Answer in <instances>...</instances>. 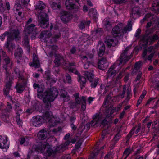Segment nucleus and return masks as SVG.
I'll return each instance as SVG.
<instances>
[{
    "label": "nucleus",
    "mask_w": 159,
    "mask_h": 159,
    "mask_svg": "<svg viewBox=\"0 0 159 159\" xmlns=\"http://www.w3.org/2000/svg\"><path fill=\"white\" fill-rule=\"evenodd\" d=\"M21 36L20 32L18 29L12 30L10 33L8 32V36L7 39V41L5 45V47L10 52L14 49L15 46L11 43L12 41L15 40L17 41L20 39Z\"/></svg>",
    "instance_id": "obj_1"
},
{
    "label": "nucleus",
    "mask_w": 159,
    "mask_h": 159,
    "mask_svg": "<svg viewBox=\"0 0 159 159\" xmlns=\"http://www.w3.org/2000/svg\"><path fill=\"white\" fill-rule=\"evenodd\" d=\"M58 93V91L56 88H51L47 89L43 92V102L53 101L57 97Z\"/></svg>",
    "instance_id": "obj_2"
},
{
    "label": "nucleus",
    "mask_w": 159,
    "mask_h": 159,
    "mask_svg": "<svg viewBox=\"0 0 159 159\" xmlns=\"http://www.w3.org/2000/svg\"><path fill=\"white\" fill-rule=\"evenodd\" d=\"M48 16L47 14L44 12H42L38 16V25L42 28H45L48 26Z\"/></svg>",
    "instance_id": "obj_3"
},
{
    "label": "nucleus",
    "mask_w": 159,
    "mask_h": 159,
    "mask_svg": "<svg viewBox=\"0 0 159 159\" xmlns=\"http://www.w3.org/2000/svg\"><path fill=\"white\" fill-rule=\"evenodd\" d=\"M79 0H67L66 2V9L70 11H73L76 13L80 11V7L76 5L75 2H78Z\"/></svg>",
    "instance_id": "obj_4"
},
{
    "label": "nucleus",
    "mask_w": 159,
    "mask_h": 159,
    "mask_svg": "<svg viewBox=\"0 0 159 159\" xmlns=\"http://www.w3.org/2000/svg\"><path fill=\"white\" fill-rule=\"evenodd\" d=\"M35 27V25L34 24L28 26L24 30V33L28 35L32 34L31 38L35 39L38 34V31Z\"/></svg>",
    "instance_id": "obj_5"
},
{
    "label": "nucleus",
    "mask_w": 159,
    "mask_h": 159,
    "mask_svg": "<svg viewBox=\"0 0 159 159\" xmlns=\"http://www.w3.org/2000/svg\"><path fill=\"white\" fill-rule=\"evenodd\" d=\"M60 14L61 19L65 24H66L72 19V16L69 12L66 11H62L60 12Z\"/></svg>",
    "instance_id": "obj_6"
},
{
    "label": "nucleus",
    "mask_w": 159,
    "mask_h": 159,
    "mask_svg": "<svg viewBox=\"0 0 159 159\" xmlns=\"http://www.w3.org/2000/svg\"><path fill=\"white\" fill-rule=\"evenodd\" d=\"M55 58L54 60V66L55 67H58L61 64H64L65 63L66 61L64 59L63 56L60 54H54Z\"/></svg>",
    "instance_id": "obj_7"
},
{
    "label": "nucleus",
    "mask_w": 159,
    "mask_h": 159,
    "mask_svg": "<svg viewBox=\"0 0 159 159\" xmlns=\"http://www.w3.org/2000/svg\"><path fill=\"white\" fill-rule=\"evenodd\" d=\"M133 56L131 53L130 55H128L126 53H121L117 61L119 65L125 64Z\"/></svg>",
    "instance_id": "obj_8"
},
{
    "label": "nucleus",
    "mask_w": 159,
    "mask_h": 159,
    "mask_svg": "<svg viewBox=\"0 0 159 159\" xmlns=\"http://www.w3.org/2000/svg\"><path fill=\"white\" fill-rule=\"evenodd\" d=\"M98 68L102 70H104L106 69L108 66V63L106 57H103L100 59H98Z\"/></svg>",
    "instance_id": "obj_9"
},
{
    "label": "nucleus",
    "mask_w": 159,
    "mask_h": 159,
    "mask_svg": "<svg viewBox=\"0 0 159 159\" xmlns=\"http://www.w3.org/2000/svg\"><path fill=\"white\" fill-rule=\"evenodd\" d=\"M62 147H57L54 150H53L50 148L48 147L46 149L47 153L49 156H55L57 153H61L64 151V149L60 148H61Z\"/></svg>",
    "instance_id": "obj_10"
},
{
    "label": "nucleus",
    "mask_w": 159,
    "mask_h": 159,
    "mask_svg": "<svg viewBox=\"0 0 159 159\" xmlns=\"http://www.w3.org/2000/svg\"><path fill=\"white\" fill-rule=\"evenodd\" d=\"M5 64H4L3 67L4 68L6 72V77L7 80L8 79L10 80V75L7 72L8 68H11L12 66V63L10 62V58L8 57H7L6 58L4 59Z\"/></svg>",
    "instance_id": "obj_11"
},
{
    "label": "nucleus",
    "mask_w": 159,
    "mask_h": 159,
    "mask_svg": "<svg viewBox=\"0 0 159 159\" xmlns=\"http://www.w3.org/2000/svg\"><path fill=\"white\" fill-rule=\"evenodd\" d=\"M104 42L109 48H111V46L114 47L116 46L118 43L117 40H114L112 37L110 36H107L106 37Z\"/></svg>",
    "instance_id": "obj_12"
},
{
    "label": "nucleus",
    "mask_w": 159,
    "mask_h": 159,
    "mask_svg": "<svg viewBox=\"0 0 159 159\" xmlns=\"http://www.w3.org/2000/svg\"><path fill=\"white\" fill-rule=\"evenodd\" d=\"M30 66L34 67L35 68H39L40 65L39 60L38 59L37 56L36 54L34 53L33 54V62H30L29 63Z\"/></svg>",
    "instance_id": "obj_13"
},
{
    "label": "nucleus",
    "mask_w": 159,
    "mask_h": 159,
    "mask_svg": "<svg viewBox=\"0 0 159 159\" xmlns=\"http://www.w3.org/2000/svg\"><path fill=\"white\" fill-rule=\"evenodd\" d=\"M120 28L118 25L115 26L113 28L111 31V33L114 37H120V36L121 35Z\"/></svg>",
    "instance_id": "obj_14"
},
{
    "label": "nucleus",
    "mask_w": 159,
    "mask_h": 159,
    "mask_svg": "<svg viewBox=\"0 0 159 159\" xmlns=\"http://www.w3.org/2000/svg\"><path fill=\"white\" fill-rule=\"evenodd\" d=\"M41 118L39 116H36L33 117L32 124L35 127H39L42 125Z\"/></svg>",
    "instance_id": "obj_15"
},
{
    "label": "nucleus",
    "mask_w": 159,
    "mask_h": 159,
    "mask_svg": "<svg viewBox=\"0 0 159 159\" xmlns=\"http://www.w3.org/2000/svg\"><path fill=\"white\" fill-rule=\"evenodd\" d=\"M12 83V81L9 80L6 83L5 87L3 89L4 94L7 96L9 94V92Z\"/></svg>",
    "instance_id": "obj_16"
},
{
    "label": "nucleus",
    "mask_w": 159,
    "mask_h": 159,
    "mask_svg": "<svg viewBox=\"0 0 159 159\" xmlns=\"http://www.w3.org/2000/svg\"><path fill=\"white\" fill-rule=\"evenodd\" d=\"M98 46H100L99 50L98 51V54L99 57H102L105 52V47L103 43H99Z\"/></svg>",
    "instance_id": "obj_17"
},
{
    "label": "nucleus",
    "mask_w": 159,
    "mask_h": 159,
    "mask_svg": "<svg viewBox=\"0 0 159 159\" xmlns=\"http://www.w3.org/2000/svg\"><path fill=\"white\" fill-rule=\"evenodd\" d=\"M47 132L46 129H43L39 131L37 134L38 138L41 140H43L47 137Z\"/></svg>",
    "instance_id": "obj_18"
},
{
    "label": "nucleus",
    "mask_w": 159,
    "mask_h": 159,
    "mask_svg": "<svg viewBox=\"0 0 159 159\" xmlns=\"http://www.w3.org/2000/svg\"><path fill=\"white\" fill-rule=\"evenodd\" d=\"M142 64L143 62L142 61H139L136 62L134 66V68L132 72V74L133 75H135V73L140 69Z\"/></svg>",
    "instance_id": "obj_19"
},
{
    "label": "nucleus",
    "mask_w": 159,
    "mask_h": 159,
    "mask_svg": "<svg viewBox=\"0 0 159 159\" xmlns=\"http://www.w3.org/2000/svg\"><path fill=\"white\" fill-rule=\"evenodd\" d=\"M78 77V81L80 82L81 89H82L83 87H85L86 83V79L84 77L81 76L80 75H79Z\"/></svg>",
    "instance_id": "obj_20"
},
{
    "label": "nucleus",
    "mask_w": 159,
    "mask_h": 159,
    "mask_svg": "<svg viewBox=\"0 0 159 159\" xmlns=\"http://www.w3.org/2000/svg\"><path fill=\"white\" fill-rule=\"evenodd\" d=\"M43 117L44 120L48 121L50 123L52 122V120L53 117L51 115V113L50 112L48 111H46L44 114Z\"/></svg>",
    "instance_id": "obj_21"
},
{
    "label": "nucleus",
    "mask_w": 159,
    "mask_h": 159,
    "mask_svg": "<svg viewBox=\"0 0 159 159\" xmlns=\"http://www.w3.org/2000/svg\"><path fill=\"white\" fill-rule=\"evenodd\" d=\"M7 139H4L1 137L0 138V148L2 149H6L8 148V146L7 144Z\"/></svg>",
    "instance_id": "obj_22"
},
{
    "label": "nucleus",
    "mask_w": 159,
    "mask_h": 159,
    "mask_svg": "<svg viewBox=\"0 0 159 159\" xmlns=\"http://www.w3.org/2000/svg\"><path fill=\"white\" fill-rule=\"evenodd\" d=\"M100 117V116L97 114L94 115L93 117V120L89 123L90 124V126H93L95 125L98 121Z\"/></svg>",
    "instance_id": "obj_23"
},
{
    "label": "nucleus",
    "mask_w": 159,
    "mask_h": 159,
    "mask_svg": "<svg viewBox=\"0 0 159 159\" xmlns=\"http://www.w3.org/2000/svg\"><path fill=\"white\" fill-rule=\"evenodd\" d=\"M23 54V51L21 48H18L15 51L14 56L16 59H21Z\"/></svg>",
    "instance_id": "obj_24"
},
{
    "label": "nucleus",
    "mask_w": 159,
    "mask_h": 159,
    "mask_svg": "<svg viewBox=\"0 0 159 159\" xmlns=\"http://www.w3.org/2000/svg\"><path fill=\"white\" fill-rule=\"evenodd\" d=\"M132 28V22L131 21H128L126 26L125 27L122 31V32L123 34H125L127 31H130Z\"/></svg>",
    "instance_id": "obj_25"
},
{
    "label": "nucleus",
    "mask_w": 159,
    "mask_h": 159,
    "mask_svg": "<svg viewBox=\"0 0 159 159\" xmlns=\"http://www.w3.org/2000/svg\"><path fill=\"white\" fill-rule=\"evenodd\" d=\"M23 85L21 83H17L16 85V92L17 93H22L25 89V83Z\"/></svg>",
    "instance_id": "obj_26"
},
{
    "label": "nucleus",
    "mask_w": 159,
    "mask_h": 159,
    "mask_svg": "<svg viewBox=\"0 0 159 159\" xmlns=\"http://www.w3.org/2000/svg\"><path fill=\"white\" fill-rule=\"evenodd\" d=\"M23 42L24 44L27 47L29 50L30 49V47L29 43L28 35L24 33L23 35Z\"/></svg>",
    "instance_id": "obj_27"
},
{
    "label": "nucleus",
    "mask_w": 159,
    "mask_h": 159,
    "mask_svg": "<svg viewBox=\"0 0 159 159\" xmlns=\"http://www.w3.org/2000/svg\"><path fill=\"white\" fill-rule=\"evenodd\" d=\"M84 75L90 82H92L93 81L94 78V75L93 74L89 72H86Z\"/></svg>",
    "instance_id": "obj_28"
},
{
    "label": "nucleus",
    "mask_w": 159,
    "mask_h": 159,
    "mask_svg": "<svg viewBox=\"0 0 159 159\" xmlns=\"http://www.w3.org/2000/svg\"><path fill=\"white\" fill-rule=\"evenodd\" d=\"M45 7V5L41 1H40L38 5L36 6L35 9L37 11L42 10Z\"/></svg>",
    "instance_id": "obj_29"
},
{
    "label": "nucleus",
    "mask_w": 159,
    "mask_h": 159,
    "mask_svg": "<svg viewBox=\"0 0 159 159\" xmlns=\"http://www.w3.org/2000/svg\"><path fill=\"white\" fill-rule=\"evenodd\" d=\"M51 7L54 10L60 9L61 7V4L60 3L53 2L51 5Z\"/></svg>",
    "instance_id": "obj_30"
},
{
    "label": "nucleus",
    "mask_w": 159,
    "mask_h": 159,
    "mask_svg": "<svg viewBox=\"0 0 159 159\" xmlns=\"http://www.w3.org/2000/svg\"><path fill=\"white\" fill-rule=\"evenodd\" d=\"M89 14L90 16L92 17L93 19L95 20L97 18V12L93 8L90 9Z\"/></svg>",
    "instance_id": "obj_31"
},
{
    "label": "nucleus",
    "mask_w": 159,
    "mask_h": 159,
    "mask_svg": "<svg viewBox=\"0 0 159 159\" xmlns=\"http://www.w3.org/2000/svg\"><path fill=\"white\" fill-rule=\"evenodd\" d=\"M132 15L136 14L139 15L140 14L139 8L138 7H133L132 9Z\"/></svg>",
    "instance_id": "obj_32"
},
{
    "label": "nucleus",
    "mask_w": 159,
    "mask_h": 159,
    "mask_svg": "<svg viewBox=\"0 0 159 159\" xmlns=\"http://www.w3.org/2000/svg\"><path fill=\"white\" fill-rule=\"evenodd\" d=\"M111 120V119H110L109 118L108 119V117H106L101 122V125H102L104 127H106L107 126V128H108V123L110 122Z\"/></svg>",
    "instance_id": "obj_33"
},
{
    "label": "nucleus",
    "mask_w": 159,
    "mask_h": 159,
    "mask_svg": "<svg viewBox=\"0 0 159 159\" xmlns=\"http://www.w3.org/2000/svg\"><path fill=\"white\" fill-rule=\"evenodd\" d=\"M48 36H47L46 30H45L41 32L40 35V38L43 39H46L47 38H48Z\"/></svg>",
    "instance_id": "obj_34"
},
{
    "label": "nucleus",
    "mask_w": 159,
    "mask_h": 159,
    "mask_svg": "<svg viewBox=\"0 0 159 159\" xmlns=\"http://www.w3.org/2000/svg\"><path fill=\"white\" fill-rule=\"evenodd\" d=\"M131 152V150L129 148H126L124 151L123 157H124V159H126Z\"/></svg>",
    "instance_id": "obj_35"
},
{
    "label": "nucleus",
    "mask_w": 159,
    "mask_h": 159,
    "mask_svg": "<svg viewBox=\"0 0 159 159\" xmlns=\"http://www.w3.org/2000/svg\"><path fill=\"white\" fill-rule=\"evenodd\" d=\"M99 82V80L98 79H95L94 80H93V81L91 82V87L93 88H96Z\"/></svg>",
    "instance_id": "obj_36"
},
{
    "label": "nucleus",
    "mask_w": 159,
    "mask_h": 159,
    "mask_svg": "<svg viewBox=\"0 0 159 159\" xmlns=\"http://www.w3.org/2000/svg\"><path fill=\"white\" fill-rule=\"evenodd\" d=\"M112 95V92H110V93L107 95L104 102V105H106V104H107V103L109 102V100L111 99V96Z\"/></svg>",
    "instance_id": "obj_37"
},
{
    "label": "nucleus",
    "mask_w": 159,
    "mask_h": 159,
    "mask_svg": "<svg viewBox=\"0 0 159 159\" xmlns=\"http://www.w3.org/2000/svg\"><path fill=\"white\" fill-rule=\"evenodd\" d=\"M136 127H134L132 128L131 131L128 134L126 137L127 141L129 140L130 138L132 137L133 134L134 133V130H135Z\"/></svg>",
    "instance_id": "obj_38"
},
{
    "label": "nucleus",
    "mask_w": 159,
    "mask_h": 159,
    "mask_svg": "<svg viewBox=\"0 0 159 159\" xmlns=\"http://www.w3.org/2000/svg\"><path fill=\"white\" fill-rule=\"evenodd\" d=\"M69 71L71 72L72 73H74L75 74L78 75V77L79 75H80L79 72L75 68V67H70L69 69Z\"/></svg>",
    "instance_id": "obj_39"
},
{
    "label": "nucleus",
    "mask_w": 159,
    "mask_h": 159,
    "mask_svg": "<svg viewBox=\"0 0 159 159\" xmlns=\"http://www.w3.org/2000/svg\"><path fill=\"white\" fill-rule=\"evenodd\" d=\"M110 107H111V110H110V114L107 115L106 116L107 117H108V119L109 118L110 119H111V115L113 113L114 111H115L116 108L115 107H112L111 106Z\"/></svg>",
    "instance_id": "obj_40"
},
{
    "label": "nucleus",
    "mask_w": 159,
    "mask_h": 159,
    "mask_svg": "<svg viewBox=\"0 0 159 159\" xmlns=\"http://www.w3.org/2000/svg\"><path fill=\"white\" fill-rule=\"evenodd\" d=\"M83 127V126L82 125H80L79 128L77 129V133L76 134V137L77 138H78V137L80 136L82 134V132L83 131V129H82Z\"/></svg>",
    "instance_id": "obj_41"
},
{
    "label": "nucleus",
    "mask_w": 159,
    "mask_h": 159,
    "mask_svg": "<svg viewBox=\"0 0 159 159\" xmlns=\"http://www.w3.org/2000/svg\"><path fill=\"white\" fill-rule=\"evenodd\" d=\"M127 97L125 100V102L128 101L130 99L131 95V90L130 89L128 88L126 90Z\"/></svg>",
    "instance_id": "obj_42"
},
{
    "label": "nucleus",
    "mask_w": 159,
    "mask_h": 159,
    "mask_svg": "<svg viewBox=\"0 0 159 159\" xmlns=\"http://www.w3.org/2000/svg\"><path fill=\"white\" fill-rule=\"evenodd\" d=\"M104 26L107 30L111 29V27L110 22L109 21H106L105 22Z\"/></svg>",
    "instance_id": "obj_43"
},
{
    "label": "nucleus",
    "mask_w": 159,
    "mask_h": 159,
    "mask_svg": "<svg viewBox=\"0 0 159 159\" xmlns=\"http://www.w3.org/2000/svg\"><path fill=\"white\" fill-rule=\"evenodd\" d=\"M152 7L154 11H156L157 13H159V4L153 3L152 4Z\"/></svg>",
    "instance_id": "obj_44"
},
{
    "label": "nucleus",
    "mask_w": 159,
    "mask_h": 159,
    "mask_svg": "<svg viewBox=\"0 0 159 159\" xmlns=\"http://www.w3.org/2000/svg\"><path fill=\"white\" fill-rule=\"evenodd\" d=\"M87 61L90 62L92 61V59L94 57V55L92 53H89L87 54Z\"/></svg>",
    "instance_id": "obj_45"
},
{
    "label": "nucleus",
    "mask_w": 159,
    "mask_h": 159,
    "mask_svg": "<svg viewBox=\"0 0 159 159\" xmlns=\"http://www.w3.org/2000/svg\"><path fill=\"white\" fill-rule=\"evenodd\" d=\"M45 78L48 80H49L51 78V74L49 70H48L46 71L45 74Z\"/></svg>",
    "instance_id": "obj_46"
},
{
    "label": "nucleus",
    "mask_w": 159,
    "mask_h": 159,
    "mask_svg": "<svg viewBox=\"0 0 159 159\" xmlns=\"http://www.w3.org/2000/svg\"><path fill=\"white\" fill-rule=\"evenodd\" d=\"M51 101L48 102H43L45 104L44 107L46 110H49L51 106Z\"/></svg>",
    "instance_id": "obj_47"
},
{
    "label": "nucleus",
    "mask_w": 159,
    "mask_h": 159,
    "mask_svg": "<svg viewBox=\"0 0 159 159\" xmlns=\"http://www.w3.org/2000/svg\"><path fill=\"white\" fill-rule=\"evenodd\" d=\"M7 107L5 109V111L6 112H9L11 111L12 108L11 104L9 103L8 102H7Z\"/></svg>",
    "instance_id": "obj_48"
},
{
    "label": "nucleus",
    "mask_w": 159,
    "mask_h": 159,
    "mask_svg": "<svg viewBox=\"0 0 159 159\" xmlns=\"http://www.w3.org/2000/svg\"><path fill=\"white\" fill-rule=\"evenodd\" d=\"M14 72L17 75V76L18 77L19 80H20V79L22 80V77L20 75V72L19 71L18 69H15L14 70Z\"/></svg>",
    "instance_id": "obj_49"
},
{
    "label": "nucleus",
    "mask_w": 159,
    "mask_h": 159,
    "mask_svg": "<svg viewBox=\"0 0 159 159\" xmlns=\"http://www.w3.org/2000/svg\"><path fill=\"white\" fill-rule=\"evenodd\" d=\"M70 143V141L68 140L65 142L63 145H61L59 147H62V148H61V149H64V150H65V148H66V146H68L69 145Z\"/></svg>",
    "instance_id": "obj_50"
},
{
    "label": "nucleus",
    "mask_w": 159,
    "mask_h": 159,
    "mask_svg": "<svg viewBox=\"0 0 159 159\" xmlns=\"http://www.w3.org/2000/svg\"><path fill=\"white\" fill-rule=\"evenodd\" d=\"M156 52L155 51L153 50L152 53H151L148 57L147 58V59L148 60L152 61V59L155 53Z\"/></svg>",
    "instance_id": "obj_51"
},
{
    "label": "nucleus",
    "mask_w": 159,
    "mask_h": 159,
    "mask_svg": "<svg viewBox=\"0 0 159 159\" xmlns=\"http://www.w3.org/2000/svg\"><path fill=\"white\" fill-rule=\"evenodd\" d=\"M148 52V50L147 49H145L142 54V57L144 59V60H147L146 58V55Z\"/></svg>",
    "instance_id": "obj_52"
},
{
    "label": "nucleus",
    "mask_w": 159,
    "mask_h": 159,
    "mask_svg": "<svg viewBox=\"0 0 159 159\" xmlns=\"http://www.w3.org/2000/svg\"><path fill=\"white\" fill-rule=\"evenodd\" d=\"M66 79L67 80L68 83H70L71 82L72 80L71 76L68 73H66Z\"/></svg>",
    "instance_id": "obj_53"
},
{
    "label": "nucleus",
    "mask_w": 159,
    "mask_h": 159,
    "mask_svg": "<svg viewBox=\"0 0 159 159\" xmlns=\"http://www.w3.org/2000/svg\"><path fill=\"white\" fill-rule=\"evenodd\" d=\"M6 35L7 36V38H8V32H6L1 35L0 38L1 40L3 41L5 39V37Z\"/></svg>",
    "instance_id": "obj_54"
},
{
    "label": "nucleus",
    "mask_w": 159,
    "mask_h": 159,
    "mask_svg": "<svg viewBox=\"0 0 159 159\" xmlns=\"http://www.w3.org/2000/svg\"><path fill=\"white\" fill-rule=\"evenodd\" d=\"M41 145L38 144L37 145H35L34 146V149L35 151L37 152H40L41 150Z\"/></svg>",
    "instance_id": "obj_55"
},
{
    "label": "nucleus",
    "mask_w": 159,
    "mask_h": 159,
    "mask_svg": "<svg viewBox=\"0 0 159 159\" xmlns=\"http://www.w3.org/2000/svg\"><path fill=\"white\" fill-rule=\"evenodd\" d=\"M114 3L116 4H121L126 2L127 0H113Z\"/></svg>",
    "instance_id": "obj_56"
},
{
    "label": "nucleus",
    "mask_w": 159,
    "mask_h": 159,
    "mask_svg": "<svg viewBox=\"0 0 159 159\" xmlns=\"http://www.w3.org/2000/svg\"><path fill=\"white\" fill-rule=\"evenodd\" d=\"M30 0H21V4L24 6L26 7L27 6Z\"/></svg>",
    "instance_id": "obj_57"
},
{
    "label": "nucleus",
    "mask_w": 159,
    "mask_h": 159,
    "mask_svg": "<svg viewBox=\"0 0 159 159\" xmlns=\"http://www.w3.org/2000/svg\"><path fill=\"white\" fill-rule=\"evenodd\" d=\"M118 72V71H117L116 70H113L111 72L110 74H109L107 75V76L108 77H114Z\"/></svg>",
    "instance_id": "obj_58"
},
{
    "label": "nucleus",
    "mask_w": 159,
    "mask_h": 159,
    "mask_svg": "<svg viewBox=\"0 0 159 159\" xmlns=\"http://www.w3.org/2000/svg\"><path fill=\"white\" fill-rule=\"evenodd\" d=\"M126 85H124L123 86V92L121 94H120V96L121 97V98H123L125 95V93L126 91Z\"/></svg>",
    "instance_id": "obj_59"
},
{
    "label": "nucleus",
    "mask_w": 159,
    "mask_h": 159,
    "mask_svg": "<svg viewBox=\"0 0 159 159\" xmlns=\"http://www.w3.org/2000/svg\"><path fill=\"white\" fill-rule=\"evenodd\" d=\"M138 72L139 74L137 75V76L134 80V81L135 82H136L137 81L139 80L141 77L142 73L140 71H139Z\"/></svg>",
    "instance_id": "obj_60"
},
{
    "label": "nucleus",
    "mask_w": 159,
    "mask_h": 159,
    "mask_svg": "<svg viewBox=\"0 0 159 159\" xmlns=\"http://www.w3.org/2000/svg\"><path fill=\"white\" fill-rule=\"evenodd\" d=\"M90 127V124L88 123L84 125L83 129V130L85 129L86 131H87L89 129Z\"/></svg>",
    "instance_id": "obj_61"
},
{
    "label": "nucleus",
    "mask_w": 159,
    "mask_h": 159,
    "mask_svg": "<svg viewBox=\"0 0 159 159\" xmlns=\"http://www.w3.org/2000/svg\"><path fill=\"white\" fill-rule=\"evenodd\" d=\"M114 69H115V65H112L111 66V67L108 70L107 73V75H108L109 74H110L111 72L113 70H114Z\"/></svg>",
    "instance_id": "obj_62"
},
{
    "label": "nucleus",
    "mask_w": 159,
    "mask_h": 159,
    "mask_svg": "<svg viewBox=\"0 0 159 159\" xmlns=\"http://www.w3.org/2000/svg\"><path fill=\"white\" fill-rule=\"evenodd\" d=\"M82 142L81 140H80L77 142L75 145V147L76 149H78L80 147L81 144H82Z\"/></svg>",
    "instance_id": "obj_63"
},
{
    "label": "nucleus",
    "mask_w": 159,
    "mask_h": 159,
    "mask_svg": "<svg viewBox=\"0 0 159 159\" xmlns=\"http://www.w3.org/2000/svg\"><path fill=\"white\" fill-rule=\"evenodd\" d=\"M50 48L52 50H54L55 51L58 50L59 49L58 46L56 45H51Z\"/></svg>",
    "instance_id": "obj_64"
}]
</instances>
